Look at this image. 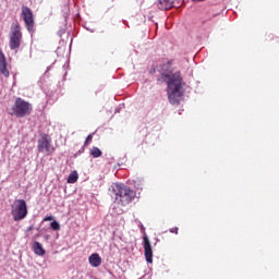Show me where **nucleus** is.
I'll use <instances>...</instances> for the list:
<instances>
[{
	"instance_id": "nucleus-1",
	"label": "nucleus",
	"mask_w": 279,
	"mask_h": 279,
	"mask_svg": "<svg viewBox=\"0 0 279 279\" xmlns=\"http://www.w3.org/2000/svg\"><path fill=\"white\" fill-rule=\"evenodd\" d=\"M159 81L167 83L168 99L170 104L173 106H175V104H180L182 95H184V92L182 90V74L180 72H175L173 74L162 73Z\"/></svg>"
},
{
	"instance_id": "nucleus-2",
	"label": "nucleus",
	"mask_w": 279,
	"mask_h": 279,
	"mask_svg": "<svg viewBox=\"0 0 279 279\" xmlns=\"http://www.w3.org/2000/svg\"><path fill=\"white\" fill-rule=\"evenodd\" d=\"M111 189L114 193V203L120 204V206H128L136 199V191L125 184L116 183Z\"/></svg>"
},
{
	"instance_id": "nucleus-3",
	"label": "nucleus",
	"mask_w": 279,
	"mask_h": 279,
	"mask_svg": "<svg viewBox=\"0 0 279 279\" xmlns=\"http://www.w3.org/2000/svg\"><path fill=\"white\" fill-rule=\"evenodd\" d=\"M22 41H23V33H21V25H19V22L13 23L11 26V32L9 34L10 50L17 51L21 48Z\"/></svg>"
},
{
	"instance_id": "nucleus-4",
	"label": "nucleus",
	"mask_w": 279,
	"mask_h": 279,
	"mask_svg": "<svg viewBox=\"0 0 279 279\" xmlns=\"http://www.w3.org/2000/svg\"><path fill=\"white\" fill-rule=\"evenodd\" d=\"M27 203L25 199H15L11 205L13 221H23L27 217Z\"/></svg>"
},
{
	"instance_id": "nucleus-5",
	"label": "nucleus",
	"mask_w": 279,
	"mask_h": 279,
	"mask_svg": "<svg viewBox=\"0 0 279 279\" xmlns=\"http://www.w3.org/2000/svg\"><path fill=\"white\" fill-rule=\"evenodd\" d=\"M10 114H14L20 118L29 117V114H32V104L23 100V98H17Z\"/></svg>"
},
{
	"instance_id": "nucleus-6",
	"label": "nucleus",
	"mask_w": 279,
	"mask_h": 279,
	"mask_svg": "<svg viewBox=\"0 0 279 279\" xmlns=\"http://www.w3.org/2000/svg\"><path fill=\"white\" fill-rule=\"evenodd\" d=\"M22 19L27 32H29V34H34L36 32V24L34 22V13L29 7H22Z\"/></svg>"
},
{
	"instance_id": "nucleus-7",
	"label": "nucleus",
	"mask_w": 279,
	"mask_h": 279,
	"mask_svg": "<svg viewBox=\"0 0 279 279\" xmlns=\"http://www.w3.org/2000/svg\"><path fill=\"white\" fill-rule=\"evenodd\" d=\"M37 149L40 154H47V156H51L56 151V147L51 145V137L49 135H43L38 140Z\"/></svg>"
},
{
	"instance_id": "nucleus-8",
	"label": "nucleus",
	"mask_w": 279,
	"mask_h": 279,
	"mask_svg": "<svg viewBox=\"0 0 279 279\" xmlns=\"http://www.w3.org/2000/svg\"><path fill=\"white\" fill-rule=\"evenodd\" d=\"M144 256L146 258V263H154V251L151 250V242H149V238L144 235Z\"/></svg>"
},
{
	"instance_id": "nucleus-9",
	"label": "nucleus",
	"mask_w": 279,
	"mask_h": 279,
	"mask_svg": "<svg viewBox=\"0 0 279 279\" xmlns=\"http://www.w3.org/2000/svg\"><path fill=\"white\" fill-rule=\"evenodd\" d=\"M0 73L4 77H10V71H8V62L5 61V54H3V50L0 48Z\"/></svg>"
},
{
	"instance_id": "nucleus-10",
	"label": "nucleus",
	"mask_w": 279,
	"mask_h": 279,
	"mask_svg": "<svg viewBox=\"0 0 279 279\" xmlns=\"http://www.w3.org/2000/svg\"><path fill=\"white\" fill-rule=\"evenodd\" d=\"M156 7L158 10H171L173 8V1L171 0H157Z\"/></svg>"
},
{
	"instance_id": "nucleus-11",
	"label": "nucleus",
	"mask_w": 279,
	"mask_h": 279,
	"mask_svg": "<svg viewBox=\"0 0 279 279\" xmlns=\"http://www.w3.org/2000/svg\"><path fill=\"white\" fill-rule=\"evenodd\" d=\"M88 263L92 267H100L101 266V256L99 253H94L88 257Z\"/></svg>"
},
{
	"instance_id": "nucleus-12",
	"label": "nucleus",
	"mask_w": 279,
	"mask_h": 279,
	"mask_svg": "<svg viewBox=\"0 0 279 279\" xmlns=\"http://www.w3.org/2000/svg\"><path fill=\"white\" fill-rule=\"evenodd\" d=\"M33 251L37 256H45L46 254L45 248L43 247V244H40V242L33 243Z\"/></svg>"
},
{
	"instance_id": "nucleus-13",
	"label": "nucleus",
	"mask_w": 279,
	"mask_h": 279,
	"mask_svg": "<svg viewBox=\"0 0 279 279\" xmlns=\"http://www.w3.org/2000/svg\"><path fill=\"white\" fill-rule=\"evenodd\" d=\"M90 156L94 157V158H101V149H99V147L97 146H94L90 151H89Z\"/></svg>"
},
{
	"instance_id": "nucleus-14",
	"label": "nucleus",
	"mask_w": 279,
	"mask_h": 279,
	"mask_svg": "<svg viewBox=\"0 0 279 279\" xmlns=\"http://www.w3.org/2000/svg\"><path fill=\"white\" fill-rule=\"evenodd\" d=\"M77 173H71L68 178V183L69 184H75L77 182Z\"/></svg>"
},
{
	"instance_id": "nucleus-15",
	"label": "nucleus",
	"mask_w": 279,
	"mask_h": 279,
	"mask_svg": "<svg viewBox=\"0 0 279 279\" xmlns=\"http://www.w3.org/2000/svg\"><path fill=\"white\" fill-rule=\"evenodd\" d=\"M50 228H52V230H60V223L58 221H52Z\"/></svg>"
},
{
	"instance_id": "nucleus-16",
	"label": "nucleus",
	"mask_w": 279,
	"mask_h": 279,
	"mask_svg": "<svg viewBox=\"0 0 279 279\" xmlns=\"http://www.w3.org/2000/svg\"><path fill=\"white\" fill-rule=\"evenodd\" d=\"M88 143H93V134H89L87 137H86V141L84 143V145H88Z\"/></svg>"
},
{
	"instance_id": "nucleus-17",
	"label": "nucleus",
	"mask_w": 279,
	"mask_h": 279,
	"mask_svg": "<svg viewBox=\"0 0 279 279\" xmlns=\"http://www.w3.org/2000/svg\"><path fill=\"white\" fill-rule=\"evenodd\" d=\"M44 221H53V216H47Z\"/></svg>"
},
{
	"instance_id": "nucleus-18",
	"label": "nucleus",
	"mask_w": 279,
	"mask_h": 279,
	"mask_svg": "<svg viewBox=\"0 0 279 279\" xmlns=\"http://www.w3.org/2000/svg\"><path fill=\"white\" fill-rule=\"evenodd\" d=\"M170 232L174 233V234H178V228H172L170 229Z\"/></svg>"
},
{
	"instance_id": "nucleus-19",
	"label": "nucleus",
	"mask_w": 279,
	"mask_h": 279,
	"mask_svg": "<svg viewBox=\"0 0 279 279\" xmlns=\"http://www.w3.org/2000/svg\"><path fill=\"white\" fill-rule=\"evenodd\" d=\"M142 186H143L142 183H140L138 185L135 184V189H143Z\"/></svg>"
},
{
	"instance_id": "nucleus-20",
	"label": "nucleus",
	"mask_w": 279,
	"mask_h": 279,
	"mask_svg": "<svg viewBox=\"0 0 279 279\" xmlns=\"http://www.w3.org/2000/svg\"><path fill=\"white\" fill-rule=\"evenodd\" d=\"M78 154H84V147L78 150Z\"/></svg>"
},
{
	"instance_id": "nucleus-21",
	"label": "nucleus",
	"mask_w": 279,
	"mask_h": 279,
	"mask_svg": "<svg viewBox=\"0 0 279 279\" xmlns=\"http://www.w3.org/2000/svg\"><path fill=\"white\" fill-rule=\"evenodd\" d=\"M192 1H197V2H202V1H204V0H192Z\"/></svg>"
}]
</instances>
